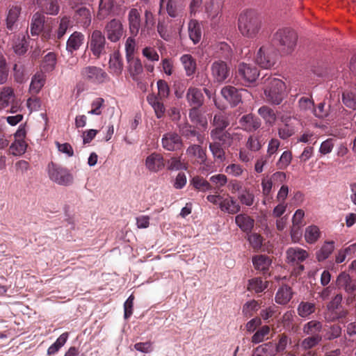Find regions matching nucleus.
<instances>
[{
	"mask_svg": "<svg viewBox=\"0 0 356 356\" xmlns=\"http://www.w3.org/2000/svg\"><path fill=\"white\" fill-rule=\"evenodd\" d=\"M238 128L246 132L257 131L261 125V120L252 113L243 115L238 120Z\"/></svg>",
	"mask_w": 356,
	"mask_h": 356,
	"instance_id": "nucleus-18",
	"label": "nucleus"
},
{
	"mask_svg": "<svg viewBox=\"0 0 356 356\" xmlns=\"http://www.w3.org/2000/svg\"><path fill=\"white\" fill-rule=\"evenodd\" d=\"M341 332L342 328L339 324H333L326 330L324 338L328 341L334 340L341 336Z\"/></svg>",
	"mask_w": 356,
	"mask_h": 356,
	"instance_id": "nucleus-59",
	"label": "nucleus"
},
{
	"mask_svg": "<svg viewBox=\"0 0 356 356\" xmlns=\"http://www.w3.org/2000/svg\"><path fill=\"white\" fill-rule=\"evenodd\" d=\"M258 114L264 120L266 124L273 126L277 120V115L273 108L262 106L258 109Z\"/></svg>",
	"mask_w": 356,
	"mask_h": 356,
	"instance_id": "nucleus-40",
	"label": "nucleus"
},
{
	"mask_svg": "<svg viewBox=\"0 0 356 356\" xmlns=\"http://www.w3.org/2000/svg\"><path fill=\"white\" fill-rule=\"evenodd\" d=\"M81 75L85 81L94 84L103 83L108 79V74L103 69L92 65L83 67Z\"/></svg>",
	"mask_w": 356,
	"mask_h": 356,
	"instance_id": "nucleus-9",
	"label": "nucleus"
},
{
	"mask_svg": "<svg viewBox=\"0 0 356 356\" xmlns=\"http://www.w3.org/2000/svg\"><path fill=\"white\" fill-rule=\"evenodd\" d=\"M188 35L194 44L198 43L202 38L201 26L196 19H191L188 23Z\"/></svg>",
	"mask_w": 356,
	"mask_h": 356,
	"instance_id": "nucleus-38",
	"label": "nucleus"
},
{
	"mask_svg": "<svg viewBox=\"0 0 356 356\" xmlns=\"http://www.w3.org/2000/svg\"><path fill=\"white\" fill-rule=\"evenodd\" d=\"M289 341H291V339L285 333L279 334L277 336V342L273 343V349L275 355L284 352Z\"/></svg>",
	"mask_w": 356,
	"mask_h": 356,
	"instance_id": "nucleus-54",
	"label": "nucleus"
},
{
	"mask_svg": "<svg viewBox=\"0 0 356 356\" xmlns=\"http://www.w3.org/2000/svg\"><path fill=\"white\" fill-rule=\"evenodd\" d=\"M264 93L266 102L272 105H280L287 96L285 83L272 75L265 74L261 79Z\"/></svg>",
	"mask_w": 356,
	"mask_h": 356,
	"instance_id": "nucleus-1",
	"label": "nucleus"
},
{
	"mask_svg": "<svg viewBox=\"0 0 356 356\" xmlns=\"http://www.w3.org/2000/svg\"><path fill=\"white\" fill-rule=\"evenodd\" d=\"M36 4L47 15H56L60 10L57 0H36Z\"/></svg>",
	"mask_w": 356,
	"mask_h": 356,
	"instance_id": "nucleus-27",
	"label": "nucleus"
},
{
	"mask_svg": "<svg viewBox=\"0 0 356 356\" xmlns=\"http://www.w3.org/2000/svg\"><path fill=\"white\" fill-rule=\"evenodd\" d=\"M27 143L24 140H15L10 146V152L14 156H20L25 153Z\"/></svg>",
	"mask_w": 356,
	"mask_h": 356,
	"instance_id": "nucleus-55",
	"label": "nucleus"
},
{
	"mask_svg": "<svg viewBox=\"0 0 356 356\" xmlns=\"http://www.w3.org/2000/svg\"><path fill=\"white\" fill-rule=\"evenodd\" d=\"M314 102L312 97H302L298 100V108L302 113H312L314 111Z\"/></svg>",
	"mask_w": 356,
	"mask_h": 356,
	"instance_id": "nucleus-53",
	"label": "nucleus"
},
{
	"mask_svg": "<svg viewBox=\"0 0 356 356\" xmlns=\"http://www.w3.org/2000/svg\"><path fill=\"white\" fill-rule=\"evenodd\" d=\"M211 76L214 82L222 83L230 77V68L226 62L214 61L211 65Z\"/></svg>",
	"mask_w": 356,
	"mask_h": 356,
	"instance_id": "nucleus-11",
	"label": "nucleus"
},
{
	"mask_svg": "<svg viewBox=\"0 0 356 356\" xmlns=\"http://www.w3.org/2000/svg\"><path fill=\"white\" fill-rule=\"evenodd\" d=\"M129 29L131 35L136 37L141 26V12L137 8H131L128 13Z\"/></svg>",
	"mask_w": 356,
	"mask_h": 356,
	"instance_id": "nucleus-19",
	"label": "nucleus"
},
{
	"mask_svg": "<svg viewBox=\"0 0 356 356\" xmlns=\"http://www.w3.org/2000/svg\"><path fill=\"white\" fill-rule=\"evenodd\" d=\"M320 230L316 225H311L306 228L305 238L307 243H314L320 237Z\"/></svg>",
	"mask_w": 356,
	"mask_h": 356,
	"instance_id": "nucleus-56",
	"label": "nucleus"
},
{
	"mask_svg": "<svg viewBox=\"0 0 356 356\" xmlns=\"http://www.w3.org/2000/svg\"><path fill=\"white\" fill-rule=\"evenodd\" d=\"M57 56L54 52H49L46 54L40 64V69L42 73L52 72L56 65Z\"/></svg>",
	"mask_w": 356,
	"mask_h": 356,
	"instance_id": "nucleus-36",
	"label": "nucleus"
},
{
	"mask_svg": "<svg viewBox=\"0 0 356 356\" xmlns=\"http://www.w3.org/2000/svg\"><path fill=\"white\" fill-rule=\"evenodd\" d=\"M85 39L84 35L79 31H74L70 35L66 43V50L68 53L72 54L77 51L83 44Z\"/></svg>",
	"mask_w": 356,
	"mask_h": 356,
	"instance_id": "nucleus-26",
	"label": "nucleus"
},
{
	"mask_svg": "<svg viewBox=\"0 0 356 356\" xmlns=\"http://www.w3.org/2000/svg\"><path fill=\"white\" fill-rule=\"evenodd\" d=\"M316 305L309 302H301L298 306V314L302 318H306L315 312Z\"/></svg>",
	"mask_w": 356,
	"mask_h": 356,
	"instance_id": "nucleus-49",
	"label": "nucleus"
},
{
	"mask_svg": "<svg viewBox=\"0 0 356 356\" xmlns=\"http://www.w3.org/2000/svg\"><path fill=\"white\" fill-rule=\"evenodd\" d=\"M47 169L49 177L54 182L62 186L72 184L73 175L67 168L51 162L48 164Z\"/></svg>",
	"mask_w": 356,
	"mask_h": 356,
	"instance_id": "nucleus-6",
	"label": "nucleus"
},
{
	"mask_svg": "<svg viewBox=\"0 0 356 356\" xmlns=\"http://www.w3.org/2000/svg\"><path fill=\"white\" fill-rule=\"evenodd\" d=\"M87 49L95 59H99L108 53L110 47L106 42L104 34L99 30H95L88 36Z\"/></svg>",
	"mask_w": 356,
	"mask_h": 356,
	"instance_id": "nucleus-5",
	"label": "nucleus"
},
{
	"mask_svg": "<svg viewBox=\"0 0 356 356\" xmlns=\"http://www.w3.org/2000/svg\"><path fill=\"white\" fill-rule=\"evenodd\" d=\"M161 144L163 149L170 152L179 150L183 147L181 137L177 133L172 131L163 135Z\"/></svg>",
	"mask_w": 356,
	"mask_h": 356,
	"instance_id": "nucleus-13",
	"label": "nucleus"
},
{
	"mask_svg": "<svg viewBox=\"0 0 356 356\" xmlns=\"http://www.w3.org/2000/svg\"><path fill=\"white\" fill-rule=\"evenodd\" d=\"M231 121L232 114L230 113L221 111L216 113L211 122L213 127L210 132L211 138L220 139L225 143L231 138H234L237 134L231 133L229 129L226 130V128L231 124Z\"/></svg>",
	"mask_w": 356,
	"mask_h": 356,
	"instance_id": "nucleus-2",
	"label": "nucleus"
},
{
	"mask_svg": "<svg viewBox=\"0 0 356 356\" xmlns=\"http://www.w3.org/2000/svg\"><path fill=\"white\" fill-rule=\"evenodd\" d=\"M258 309V302L252 300L244 304L243 306L242 312L245 316L248 318L252 316L254 313L256 312Z\"/></svg>",
	"mask_w": 356,
	"mask_h": 356,
	"instance_id": "nucleus-62",
	"label": "nucleus"
},
{
	"mask_svg": "<svg viewBox=\"0 0 356 356\" xmlns=\"http://www.w3.org/2000/svg\"><path fill=\"white\" fill-rule=\"evenodd\" d=\"M211 142L209 143V149L214 159L222 161L225 159V148L229 147L233 144L234 138H231L229 141L225 143L220 139L211 138Z\"/></svg>",
	"mask_w": 356,
	"mask_h": 356,
	"instance_id": "nucleus-15",
	"label": "nucleus"
},
{
	"mask_svg": "<svg viewBox=\"0 0 356 356\" xmlns=\"http://www.w3.org/2000/svg\"><path fill=\"white\" fill-rule=\"evenodd\" d=\"M210 184L213 186V190L215 193H218L220 188L224 186L227 183V176L223 174H218L211 176L209 178Z\"/></svg>",
	"mask_w": 356,
	"mask_h": 356,
	"instance_id": "nucleus-48",
	"label": "nucleus"
},
{
	"mask_svg": "<svg viewBox=\"0 0 356 356\" xmlns=\"http://www.w3.org/2000/svg\"><path fill=\"white\" fill-rule=\"evenodd\" d=\"M69 337L68 332H64L60 335V337L56 339V341L49 346L47 350V354L49 355H52L56 354L61 347H63L66 343Z\"/></svg>",
	"mask_w": 356,
	"mask_h": 356,
	"instance_id": "nucleus-50",
	"label": "nucleus"
},
{
	"mask_svg": "<svg viewBox=\"0 0 356 356\" xmlns=\"http://www.w3.org/2000/svg\"><path fill=\"white\" fill-rule=\"evenodd\" d=\"M146 168L153 172H157L165 166L164 159L161 154L154 152L149 155L145 159Z\"/></svg>",
	"mask_w": 356,
	"mask_h": 356,
	"instance_id": "nucleus-23",
	"label": "nucleus"
},
{
	"mask_svg": "<svg viewBox=\"0 0 356 356\" xmlns=\"http://www.w3.org/2000/svg\"><path fill=\"white\" fill-rule=\"evenodd\" d=\"M167 169L169 170H186L187 165L181 161V157H172L167 161Z\"/></svg>",
	"mask_w": 356,
	"mask_h": 356,
	"instance_id": "nucleus-60",
	"label": "nucleus"
},
{
	"mask_svg": "<svg viewBox=\"0 0 356 356\" xmlns=\"http://www.w3.org/2000/svg\"><path fill=\"white\" fill-rule=\"evenodd\" d=\"M45 23V16L43 13H35L31 19L30 31L32 35H38L40 33L43 34L45 29H49V26Z\"/></svg>",
	"mask_w": 356,
	"mask_h": 356,
	"instance_id": "nucleus-22",
	"label": "nucleus"
},
{
	"mask_svg": "<svg viewBox=\"0 0 356 356\" xmlns=\"http://www.w3.org/2000/svg\"><path fill=\"white\" fill-rule=\"evenodd\" d=\"M123 58L119 51L111 54L108 60V70L113 76H119L123 71Z\"/></svg>",
	"mask_w": 356,
	"mask_h": 356,
	"instance_id": "nucleus-21",
	"label": "nucleus"
},
{
	"mask_svg": "<svg viewBox=\"0 0 356 356\" xmlns=\"http://www.w3.org/2000/svg\"><path fill=\"white\" fill-rule=\"evenodd\" d=\"M104 32L108 40L112 42H117L123 35L122 24L120 20L113 19L106 24Z\"/></svg>",
	"mask_w": 356,
	"mask_h": 356,
	"instance_id": "nucleus-14",
	"label": "nucleus"
},
{
	"mask_svg": "<svg viewBox=\"0 0 356 356\" xmlns=\"http://www.w3.org/2000/svg\"><path fill=\"white\" fill-rule=\"evenodd\" d=\"M261 24L259 15L252 10L242 12L238 19L239 31L243 36L249 38L257 36L261 29Z\"/></svg>",
	"mask_w": 356,
	"mask_h": 356,
	"instance_id": "nucleus-3",
	"label": "nucleus"
},
{
	"mask_svg": "<svg viewBox=\"0 0 356 356\" xmlns=\"http://www.w3.org/2000/svg\"><path fill=\"white\" fill-rule=\"evenodd\" d=\"M286 262L293 266L296 265V273L300 275L305 269L301 264L308 257V252L300 248L291 247L286 250Z\"/></svg>",
	"mask_w": 356,
	"mask_h": 356,
	"instance_id": "nucleus-10",
	"label": "nucleus"
},
{
	"mask_svg": "<svg viewBox=\"0 0 356 356\" xmlns=\"http://www.w3.org/2000/svg\"><path fill=\"white\" fill-rule=\"evenodd\" d=\"M235 222L244 232L250 233L254 227V220L247 214L241 213L235 217Z\"/></svg>",
	"mask_w": 356,
	"mask_h": 356,
	"instance_id": "nucleus-32",
	"label": "nucleus"
},
{
	"mask_svg": "<svg viewBox=\"0 0 356 356\" xmlns=\"http://www.w3.org/2000/svg\"><path fill=\"white\" fill-rule=\"evenodd\" d=\"M322 339H318V337L307 336L300 342V348L304 350H309L319 345Z\"/></svg>",
	"mask_w": 356,
	"mask_h": 356,
	"instance_id": "nucleus-58",
	"label": "nucleus"
},
{
	"mask_svg": "<svg viewBox=\"0 0 356 356\" xmlns=\"http://www.w3.org/2000/svg\"><path fill=\"white\" fill-rule=\"evenodd\" d=\"M186 154L193 164H204L207 161V150L200 145H191L186 149Z\"/></svg>",
	"mask_w": 356,
	"mask_h": 356,
	"instance_id": "nucleus-16",
	"label": "nucleus"
},
{
	"mask_svg": "<svg viewBox=\"0 0 356 356\" xmlns=\"http://www.w3.org/2000/svg\"><path fill=\"white\" fill-rule=\"evenodd\" d=\"M291 298V288L287 285H283L278 289L275 295V302L280 305H286Z\"/></svg>",
	"mask_w": 356,
	"mask_h": 356,
	"instance_id": "nucleus-41",
	"label": "nucleus"
},
{
	"mask_svg": "<svg viewBox=\"0 0 356 356\" xmlns=\"http://www.w3.org/2000/svg\"><path fill=\"white\" fill-rule=\"evenodd\" d=\"M221 95L232 106H235L241 102V95L234 86H227L222 88Z\"/></svg>",
	"mask_w": 356,
	"mask_h": 356,
	"instance_id": "nucleus-25",
	"label": "nucleus"
},
{
	"mask_svg": "<svg viewBox=\"0 0 356 356\" xmlns=\"http://www.w3.org/2000/svg\"><path fill=\"white\" fill-rule=\"evenodd\" d=\"M75 17L77 20V22L83 27H88L90 24V11L85 6H81L76 10Z\"/></svg>",
	"mask_w": 356,
	"mask_h": 356,
	"instance_id": "nucleus-39",
	"label": "nucleus"
},
{
	"mask_svg": "<svg viewBox=\"0 0 356 356\" xmlns=\"http://www.w3.org/2000/svg\"><path fill=\"white\" fill-rule=\"evenodd\" d=\"M184 6L181 0H168L166 4V11L170 17H181Z\"/></svg>",
	"mask_w": 356,
	"mask_h": 356,
	"instance_id": "nucleus-34",
	"label": "nucleus"
},
{
	"mask_svg": "<svg viewBox=\"0 0 356 356\" xmlns=\"http://www.w3.org/2000/svg\"><path fill=\"white\" fill-rule=\"evenodd\" d=\"M267 138V131L259 130L248 137L246 142V147L250 151L258 152L266 143Z\"/></svg>",
	"mask_w": 356,
	"mask_h": 356,
	"instance_id": "nucleus-17",
	"label": "nucleus"
},
{
	"mask_svg": "<svg viewBox=\"0 0 356 356\" xmlns=\"http://www.w3.org/2000/svg\"><path fill=\"white\" fill-rule=\"evenodd\" d=\"M270 332V327L268 325H264L258 330L252 337V342L253 343H259L263 341L265 337Z\"/></svg>",
	"mask_w": 356,
	"mask_h": 356,
	"instance_id": "nucleus-64",
	"label": "nucleus"
},
{
	"mask_svg": "<svg viewBox=\"0 0 356 356\" xmlns=\"http://www.w3.org/2000/svg\"><path fill=\"white\" fill-rule=\"evenodd\" d=\"M14 90L10 87H3L0 92V110L8 107L15 102Z\"/></svg>",
	"mask_w": 356,
	"mask_h": 356,
	"instance_id": "nucleus-33",
	"label": "nucleus"
},
{
	"mask_svg": "<svg viewBox=\"0 0 356 356\" xmlns=\"http://www.w3.org/2000/svg\"><path fill=\"white\" fill-rule=\"evenodd\" d=\"M252 263L256 270L261 271L265 275L268 273L271 265V259L266 255L259 254L253 257Z\"/></svg>",
	"mask_w": 356,
	"mask_h": 356,
	"instance_id": "nucleus-31",
	"label": "nucleus"
},
{
	"mask_svg": "<svg viewBox=\"0 0 356 356\" xmlns=\"http://www.w3.org/2000/svg\"><path fill=\"white\" fill-rule=\"evenodd\" d=\"M70 26L69 17L65 16L60 20L59 26L55 33H51V30L45 29L42 34L44 40H52L54 43H58L59 40L64 36Z\"/></svg>",
	"mask_w": 356,
	"mask_h": 356,
	"instance_id": "nucleus-12",
	"label": "nucleus"
},
{
	"mask_svg": "<svg viewBox=\"0 0 356 356\" xmlns=\"http://www.w3.org/2000/svg\"><path fill=\"white\" fill-rule=\"evenodd\" d=\"M219 207L222 211L229 214H236L241 211V206L232 197L222 198L219 203Z\"/></svg>",
	"mask_w": 356,
	"mask_h": 356,
	"instance_id": "nucleus-29",
	"label": "nucleus"
},
{
	"mask_svg": "<svg viewBox=\"0 0 356 356\" xmlns=\"http://www.w3.org/2000/svg\"><path fill=\"white\" fill-rule=\"evenodd\" d=\"M288 119H290V117L285 118L284 116H282L281 121L282 122H284V124L278 128V136L280 138L283 140L289 138L295 133L294 128L292 126L287 124Z\"/></svg>",
	"mask_w": 356,
	"mask_h": 356,
	"instance_id": "nucleus-47",
	"label": "nucleus"
},
{
	"mask_svg": "<svg viewBox=\"0 0 356 356\" xmlns=\"http://www.w3.org/2000/svg\"><path fill=\"white\" fill-rule=\"evenodd\" d=\"M323 323L317 320H312L302 326V332L305 335L317 337L323 340Z\"/></svg>",
	"mask_w": 356,
	"mask_h": 356,
	"instance_id": "nucleus-24",
	"label": "nucleus"
},
{
	"mask_svg": "<svg viewBox=\"0 0 356 356\" xmlns=\"http://www.w3.org/2000/svg\"><path fill=\"white\" fill-rule=\"evenodd\" d=\"M191 184L193 185L195 189L200 191L206 192L213 190V186L210 184V181H207L205 179L200 176L193 177L191 180Z\"/></svg>",
	"mask_w": 356,
	"mask_h": 356,
	"instance_id": "nucleus-44",
	"label": "nucleus"
},
{
	"mask_svg": "<svg viewBox=\"0 0 356 356\" xmlns=\"http://www.w3.org/2000/svg\"><path fill=\"white\" fill-rule=\"evenodd\" d=\"M256 63L264 69H270L277 61V54L270 46H262L254 58Z\"/></svg>",
	"mask_w": 356,
	"mask_h": 356,
	"instance_id": "nucleus-8",
	"label": "nucleus"
},
{
	"mask_svg": "<svg viewBox=\"0 0 356 356\" xmlns=\"http://www.w3.org/2000/svg\"><path fill=\"white\" fill-rule=\"evenodd\" d=\"M180 61L184 67L186 75L193 76L197 70V63L195 58L191 54H184L180 58Z\"/></svg>",
	"mask_w": 356,
	"mask_h": 356,
	"instance_id": "nucleus-30",
	"label": "nucleus"
},
{
	"mask_svg": "<svg viewBox=\"0 0 356 356\" xmlns=\"http://www.w3.org/2000/svg\"><path fill=\"white\" fill-rule=\"evenodd\" d=\"M128 70L134 80L138 79V76L142 74L143 67L140 60L134 56L127 58Z\"/></svg>",
	"mask_w": 356,
	"mask_h": 356,
	"instance_id": "nucleus-35",
	"label": "nucleus"
},
{
	"mask_svg": "<svg viewBox=\"0 0 356 356\" xmlns=\"http://www.w3.org/2000/svg\"><path fill=\"white\" fill-rule=\"evenodd\" d=\"M45 83V76L43 73L35 74L32 79L30 84V92L33 94H38Z\"/></svg>",
	"mask_w": 356,
	"mask_h": 356,
	"instance_id": "nucleus-43",
	"label": "nucleus"
},
{
	"mask_svg": "<svg viewBox=\"0 0 356 356\" xmlns=\"http://www.w3.org/2000/svg\"><path fill=\"white\" fill-rule=\"evenodd\" d=\"M337 285L339 289L345 290L349 295H352L356 291V280L353 279L346 272H342L338 275Z\"/></svg>",
	"mask_w": 356,
	"mask_h": 356,
	"instance_id": "nucleus-20",
	"label": "nucleus"
},
{
	"mask_svg": "<svg viewBox=\"0 0 356 356\" xmlns=\"http://www.w3.org/2000/svg\"><path fill=\"white\" fill-rule=\"evenodd\" d=\"M238 200L242 204L251 207L254 202V195L248 188H243L238 194Z\"/></svg>",
	"mask_w": 356,
	"mask_h": 356,
	"instance_id": "nucleus-51",
	"label": "nucleus"
},
{
	"mask_svg": "<svg viewBox=\"0 0 356 356\" xmlns=\"http://www.w3.org/2000/svg\"><path fill=\"white\" fill-rule=\"evenodd\" d=\"M186 99L192 106H201L204 103V95L200 89L190 87L187 90Z\"/></svg>",
	"mask_w": 356,
	"mask_h": 356,
	"instance_id": "nucleus-28",
	"label": "nucleus"
},
{
	"mask_svg": "<svg viewBox=\"0 0 356 356\" xmlns=\"http://www.w3.org/2000/svg\"><path fill=\"white\" fill-rule=\"evenodd\" d=\"M21 12V7L18 6H12L9 11L6 19L7 29L13 31L17 25L15 24Z\"/></svg>",
	"mask_w": 356,
	"mask_h": 356,
	"instance_id": "nucleus-42",
	"label": "nucleus"
},
{
	"mask_svg": "<svg viewBox=\"0 0 356 356\" xmlns=\"http://www.w3.org/2000/svg\"><path fill=\"white\" fill-rule=\"evenodd\" d=\"M259 76L257 67L252 64L241 63L237 66L236 78L245 86L254 83Z\"/></svg>",
	"mask_w": 356,
	"mask_h": 356,
	"instance_id": "nucleus-7",
	"label": "nucleus"
},
{
	"mask_svg": "<svg viewBox=\"0 0 356 356\" xmlns=\"http://www.w3.org/2000/svg\"><path fill=\"white\" fill-rule=\"evenodd\" d=\"M104 99L102 97L95 99L91 103V110L88 113L91 115H99L102 113V108H104Z\"/></svg>",
	"mask_w": 356,
	"mask_h": 356,
	"instance_id": "nucleus-63",
	"label": "nucleus"
},
{
	"mask_svg": "<svg viewBox=\"0 0 356 356\" xmlns=\"http://www.w3.org/2000/svg\"><path fill=\"white\" fill-rule=\"evenodd\" d=\"M148 101L153 107L156 118L159 119L162 118L165 115V108L161 99H159L158 97H154L148 99Z\"/></svg>",
	"mask_w": 356,
	"mask_h": 356,
	"instance_id": "nucleus-52",
	"label": "nucleus"
},
{
	"mask_svg": "<svg viewBox=\"0 0 356 356\" xmlns=\"http://www.w3.org/2000/svg\"><path fill=\"white\" fill-rule=\"evenodd\" d=\"M275 353L273 349V342L270 341L263 343L257 347L252 356H275Z\"/></svg>",
	"mask_w": 356,
	"mask_h": 356,
	"instance_id": "nucleus-45",
	"label": "nucleus"
},
{
	"mask_svg": "<svg viewBox=\"0 0 356 356\" xmlns=\"http://www.w3.org/2000/svg\"><path fill=\"white\" fill-rule=\"evenodd\" d=\"M297 40V33L289 28L277 30L273 36L274 42L284 54H291L295 49Z\"/></svg>",
	"mask_w": 356,
	"mask_h": 356,
	"instance_id": "nucleus-4",
	"label": "nucleus"
},
{
	"mask_svg": "<svg viewBox=\"0 0 356 356\" xmlns=\"http://www.w3.org/2000/svg\"><path fill=\"white\" fill-rule=\"evenodd\" d=\"M334 248V241H325L319 251L316 253V258L318 261H322L327 259L333 252Z\"/></svg>",
	"mask_w": 356,
	"mask_h": 356,
	"instance_id": "nucleus-46",
	"label": "nucleus"
},
{
	"mask_svg": "<svg viewBox=\"0 0 356 356\" xmlns=\"http://www.w3.org/2000/svg\"><path fill=\"white\" fill-rule=\"evenodd\" d=\"M177 127L181 136L186 138L194 137L197 134L195 128L187 122L179 123Z\"/></svg>",
	"mask_w": 356,
	"mask_h": 356,
	"instance_id": "nucleus-57",
	"label": "nucleus"
},
{
	"mask_svg": "<svg viewBox=\"0 0 356 356\" xmlns=\"http://www.w3.org/2000/svg\"><path fill=\"white\" fill-rule=\"evenodd\" d=\"M342 102L346 106L356 110V92H343L342 94Z\"/></svg>",
	"mask_w": 356,
	"mask_h": 356,
	"instance_id": "nucleus-61",
	"label": "nucleus"
},
{
	"mask_svg": "<svg viewBox=\"0 0 356 356\" xmlns=\"http://www.w3.org/2000/svg\"><path fill=\"white\" fill-rule=\"evenodd\" d=\"M268 285L267 281H264L261 277H254L248 280L247 289L254 293L263 292Z\"/></svg>",
	"mask_w": 356,
	"mask_h": 356,
	"instance_id": "nucleus-37",
	"label": "nucleus"
}]
</instances>
